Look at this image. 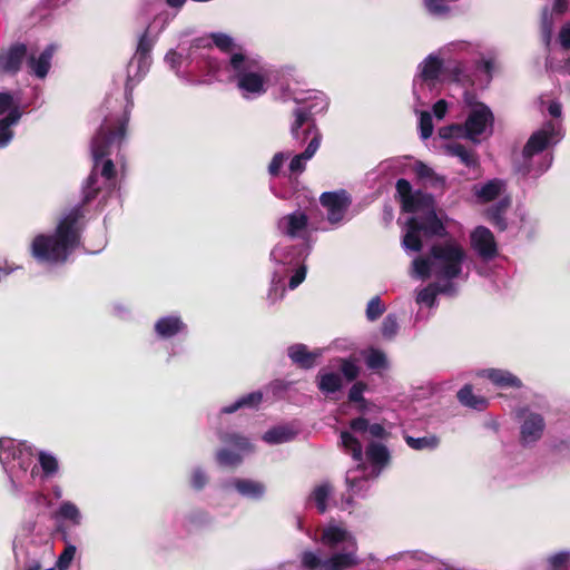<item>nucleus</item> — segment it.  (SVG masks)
<instances>
[{
    "label": "nucleus",
    "mask_w": 570,
    "mask_h": 570,
    "mask_svg": "<svg viewBox=\"0 0 570 570\" xmlns=\"http://www.w3.org/2000/svg\"><path fill=\"white\" fill-rule=\"evenodd\" d=\"M395 188L400 198L401 207L411 206V198L414 194L411 183L405 178H400L396 180Z\"/></svg>",
    "instance_id": "39"
},
{
    "label": "nucleus",
    "mask_w": 570,
    "mask_h": 570,
    "mask_svg": "<svg viewBox=\"0 0 570 570\" xmlns=\"http://www.w3.org/2000/svg\"><path fill=\"white\" fill-rule=\"evenodd\" d=\"M57 532L61 534V539L66 543L63 551L58 558L57 567L60 570H66L69 568L76 554V546L71 544V541H76V539L71 538L69 527L62 523L57 525Z\"/></svg>",
    "instance_id": "18"
},
{
    "label": "nucleus",
    "mask_w": 570,
    "mask_h": 570,
    "mask_svg": "<svg viewBox=\"0 0 570 570\" xmlns=\"http://www.w3.org/2000/svg\"><path fill=\"white\" fill-rule=\"evenodd\" d=\"M502 181L492 179L475 190V196L481 203H490L494 200L501 193Z\"/></svg>",
    "instance_id": "32"
},
{
    "label": "nucleus",
    "mask_w": 570,
    "mask_h": 570,
    "mask_svg": "<svg viewBox=\"0 0 570 570\" xmlns=\"http://www.w3.org/2000/svg\"><path fill=\"white\" fill-rule=\"evenodd\" d=\"M13 105V97L9 92H0V115L9 110Z\"/></svg>",
    "instance_id": "64"
},
{
    "label": "nucleus",
    "mask_w": 570,
    "mask_h": 570,
    "mask_svg": "<svg viewBox=\"0 0 570 570\" xmlns=\"http://www.w3.org/2000/svg\"><path fill=\"white\" fill-rule=\"evenodd\" d=\"M242 460L240 454L228 449H220L216 453V461L220 466H236L240 464Z\"/></svg>",
    "instance_id": "41"
},
{
    "label": "nucleus",
    "mask_w": 570,
    "mask_h": 570,
    "mask_svg": "<svg viewBox=\"0 0 570 570\" xmlns=\"http://www.w3.org/2000/svg\"><path fill=\"white\" fill-rule=\"evenodd\" d=\"M527 412L528 409L525 407L517 411L518 417H524L520 428V441L523 445L534 443L540 440L546 428L544 419L541 414L529 413L525 415Z\"/></svg>",
    "instance_id": "8"
},
{
    "label": "nucleus",
    "mask_w": 570,
    "mask_h": 570,
    "mask_svg": "<svg viewBox=\"0 0 570 570\" xmlns=\"http://www.w3.org/2000/svg\"><path fill=\"white\" fill-rule=\"evenodd\" d=\"M365 362L367 367L371 370L383 368L386 366V356L382 351L372 348L367 354Z\"/></svg>",
    "instance_id": "51"
},
{
    "label": "nucleus",
    "mask_w": 570,
    "mask_h": 570,
    "mask_svg": "<svg viewBox=\"0 0 570 570\" xmlns=\"http://www.w3.org/2000/svg\"><path fill=\"white\" fill-rule=\"evenodd\" d=\"M426 9L433 14H445L450 11L444 0H424Z\"/></svg>",
    "instance_id": "56"
},
{
    "label": "nucleus",
    "mask_w": 570,
    "mask_h": 570,
    "mask_svg": "<svg viewBox=\"0 0 570 570\" xmlns=\"http://www.w3.org/2000/svg\"><path fill=\"white\" fill-rule=\"evenodd\" d=\"M365 454L372 465L381 469L386 466L391 460L389 449L384 444L377 442L368 443Z\"/></svg>",
    "instance_id": "24"
},
{
    "label": "nucleus",
    "mask_w": 570,
    "mask_h": 570,
    "mask_svg": "<svg viewBox=\"0 0 570 570\" xmlns=\"http://www.w3.org/2000/svg\"><path fill=\"white\" fill-rule=\"evenodd\" d=\"M185 327L186 325L181 318L173 315L161 317L155 323V332L161 338L173 337L184 331Z\"/></svg>",
    "instance_id": "20"
},
{
    "label": "nucleus",
    "mask_w": 570,
    "mask_h": 570,
    "mask_svg": "<svg viewBox=\"0 0 570 570\" xmlns=\"http://www.w3.org/2000/svg\"><path fill=\"white\" fill-rule=\"evenodd\" d=\"M438 291L433 289L431 286L423 288L416 297L417 303H423L428 306H433L435 303Z\"/></svg>",
    "instance_id": "57"
},
{
    "label": "nucleus",
    "mask_w": 570,
    "mask_h": 570,
    "mask_svg": "<svg viewBox=\"0 0 570 570\" xmlns=\"http://www.w3.org/2000/svg\"><path fill=\"white\" fill-rule=\"evenodd\" d=\"M39 463L46 476L53 475L59 469L57 459L46 452L39 453Z\"/></svg>",
    "instance_id": "46"
},
{
    "label": "nucleus",
    "mask_w": 570,
    "mask_h": 570,
    "mask_svg": "<svg viewBox=\"0 0 570 570\" xmlns=\"http://www.w3.org/2000/svg\"><path fill=\"white\" fill-rule=\"evenodd\" d=\"M56 519L68 520L72 525H79L81 522V514L78 507L70 502H62L55 514Z\"/></svg>",
    "instance_id": "34"
},
{
    "label": "nucleus",
    "mask_w": 570,
    "mask_h": 570,
    "mask_svg": "<svg viewBox=\"0 0 570 570\" xmlns=\"http://www.w3.org/2000/svg\"><path fill=\"white\" fill-rule=\"evenodd\" d=\"M301 563L302 567L307 570H323L324 560H322L315 552L307 550L301 554Z\"/></svg>",
    "instance_id": "48"
},
{
    "label": "nucleus",
    "mask_w": 570,
    "mask_h": 570,
    "mask_svg": "<svg viewBox=\"0 0 570 570\" xmlns=\"http://www.w3.org/2000/svg\"><path fill=\"white\" fill-rule=\"evenodd\" d=\"M471 243L479 256L485 261L498 255L494 235L488 227L478 226L471 234Z\"/></svg>",
    "instance_id": "11"
},
{
    "label": "nucleus",
    "mask_w": 570,
    "mask_h": 570,
    "mask_svg": "<svg viewBox=\"0 0 570 570\" xmlns=\"http://www.w3.org/2000/svg\"><path fill=\"white\" fill-rule=\"evenodd\" d=\"M446 111L448 102L444 99H440L433 105V115L436 119H443Z\"/></svg>",
    "instance_id": "63"
},
{
    "label": "nucleus",
    "mask_w": 570,
    "mask_h": 570,
    "mask_svg": "<svg viewBox=\"0 0 570 570\" xmlns=\"http://www.w3.org/2000/svg\"><path fill=\"white\" fill-rule=\"evenodd\" d=\"M229 67L234 72L233 79L243 98L254 99L267 92L268 78L259 71L250 70L249 59L242 52L230 56Z\"/></svg>",
    "instance_id": "4"
},
{
    "label": "nucleus",
    "mask_w": 570,
    "mask_h": 570,
    "mask_svg": "<svg viewBox=\"0 0 570 570\" xmlns=\"http://www.w3.org/2000/svg\"><path fill=\"white\" fill-rule=\"evenodd\" d=\"M284 160L285 155L283 153L275 154L272 158V161L269 163L268 173L274 177L277 176L281 171Z\"/></svg>",
    "instance_id": "59"
},
{
    "label": "nucleus",
    "mask_w": 570,
    "mask_h": 570,
    "mask_svg": "<svg viewBox=\"0 0 570 570\" xmlns=\"http://www.w3.org/2000/svg\"><path fill=\"white\" fill-rule=\"evenodd\" d=\"M440 75H443V61L434 55H429L423 61L421 78L424 81H433L436 80Z\"/></svg>",
    "instance_id": "27"
},
{
    "label": "nucleus",
    "mask_w": 570,
    "mask_h": 570,
    "mask_svg": "<svg viewBox=\"0 0 570 570\" xmlns=\"http://www.w3.org/2000/svg\"><path fill=\"white\" fill-rule=\"evenodd\" d=\"M405 228L402 245L405 249L412 252H420L422 249L423 243L421 235L426 238H443L448 235L446 227L436 215L435 209L411 216L406 220Z\"/></svg>",
    "instance_id": "3"
},
{
    "label": "nucleus",
    "mask_w": 570,
    "mask_h": 570,
    "mask_svg": "<svg viewBox=\"0 0 570 570\" xmlns=\"http://www.w3.org/2000/svg\"><path fill=\"white\" fill-rule=\"evenodd\" d=\"M210 39L213 40V43L225 53H230L235 49L236 45L234 42V39L223 32H213L210 33Z\"/></svg>",
    "instance_id": "42"
},
{
    "label": "nucleus",
    "mask_w": 570,
    "mask_h": 570,
    "mask_svg": "<svg viewBox=\"0 0 570 570\" xmlns=\"http://www.w3.org/2000/svg\"><path fill=\"white\" fill-rule=\"evenodd\" d=\"M456 396L462 405L473 410L483 411L489 405V401L484 396L475 395L469 384L459 390Z\"/></svg>",
    "instance_id": "25"
},
{
    "label": "nucleus",
    "mask_w": 570,
    "mask_h": 570,
    "mask_svg": "<svg viewBox=\"0 0 570 570\" xmlns=\"http://www.w3.org/2000/svg\"><path fill=\"white\" fill-rule=\"evenodd\" d=\"M287 354L299 368L311 370L315 366L316 360L321 357L322 351L320 348L309 351L305 344L297 343L288 347Z\"/></svg>",
    "instance_id": "13"
},
{
    "label": "nucleus",
    "mask_w": 570,
    "mask_h": 570,
    "mask_svg": "<svg viewBox=\"0 0 570 570\" xmlns=\"http://www.w3.org/2000/svg\"><path fill=\"white\" fill-rule=\"evenodd\" d=\"M289 433L283 428H274L268 430L263 439L268 443H281L287 441Z\"/></svg>",
    "instance_id": "54"
},
{
    "label": "nucleus",
    "mask_w": 570,
    "mask_h": 570,
    "mask_svg": "<svg viewBox=\"0 0 570 570\" xmlns=\"http://www.w3.org/2000/svg\"><path fill=\"white\" fill-rule=\"evenodd\" d=\"M443 76L454 82H460L464 77V66L461 61H448L443 63Z\"/></svg>",
    "instance_id": "40"
},
{
    "label": "nucleus",
    "mask_w": 570,
    "mask_h": 570,
    "mask_svg": "<svg viewBox=\"0 0 570 570\" xmlns=\"http://www.w3.org/2000/svg\"><path fill=\"white\" fill-rule=\"evenodd\" d=\"M149 29L150 26L148 24L142 35L139 37L136 50V57L139 59V61L145 60L153 49V41L149 39Z\"/></svg>",
    "instance_id": "44"
},
{
    "label": "nucleus",
    "mask_w": 570,
    "mask_h": 570,
    "mask_svg": "<svg viewBox=\"0 0 570 570\" xmlns=\"http://www.w3.org/2000/svg\"><path fill=\"white\" fill-rule=\"evenodd\" d=\"M434 272L445 279H453L462 273L465 252L455 240H446L430 248Z\"/></svg>",
    "instance_id": "5"
},
{
    "label": "nucleus",
    "mask_w": 570,
    "mask_h": 570,
    "mask_svg": "<svg viewBox=\"0 0 570 570\" xmlns=\"http://www.w3.org/2000/svg\"><path fill=\"white\" fill-rule=\"evenodd\" d=\"M556 136L554 125L549 121L543 128L534 131L522 149V161L514 164V170L528 176L531 173V159L534 155L544 151Z\"/></svg>",
    "instance_id": "6"
},
{
    "label": "nucleus",
    "mask_w": 570,
    "mask_h": 570,
    "mask_svg": "<svg viewBox=\"0 0 570 570\" xmlns=\"http://www.w3.org/2000/svg\"><path fill=\"white\" fill-rule=\"evenodd\" d=\"M357 544L353 540V548L347 552H340L332 554L328 559L324 560L323 570H347L360 563L356 556Z\"/></svg>",
    "instance_id": "15"
},
{
    "label": "nucleus",
    "mask_w": 570,
    "mask_h": 570,
    "mask_svg": "<svg viewBox=\"0 0 570 570\" xmlns=\"http://www.w3.org/2000/svg\"><path fill=\"white\" fill-rule=\"evenodd\" d=\"M263 401V393L259 391L252 392L239 397L236 402L223 409V413L232 414L240 409H256Z\"/></svg>",
    "instance_id": "29"
},
{
    "label": "nucleus",
    "mask_w": 570,
    "mask_h": 570,
    "mask_svg": "<svg viewBox=\"0 0 570 570\" xmlns=\"http://www.w3.org/2000/svg\"><path fill=\"white\" fill-rule=\"evenodd\" d=\"M294 122L291 126V134L294 139L305 141L309 135L312 138L306 149L296 155L289 163L291 173H303L305 170V160L311 159L320 148L322 134L316 127L312 111L305 107L293 110Z\"/></svg>",
    "instance_id": "2"
},
{
    "label": "nucleus",
    "mask_w": 570,
    "mask_h": 570,
    "mask_svg": "<svg viewBox=\"0 0 570 570\" xmlns=\"http://www.w3.org/2000/svg\"><path fill=\"white\" fill-rule=\"evenodd\" d=\"M338 362L340 370L348 382H352L357 379V376L360 375V367L355 364L354 361L350 358H340Z\"/></svg>",
    "instance_id": "50"
},
{
    "label": "nucleus",
    "mask_w": 570,
    "mask_h": 570,
    "mask_svg": "<svg viewBox=\"0 0 570 570\" xmlns=\"http://www.w3.org/2000/svg\"><path fill=\"white\" fill-rule=\"evenodd\" d=\"M306 277V267L304 265L299 266L295 273L292 275L288 282V287L291 289H295L298 285H301Z\"/></svg>",
    "instance_id": "60"
},
{
    "label": "nucleus",
    "mask_w": 570,
    "mask_h": 570,
    "mask_svg": "<svg viewBox=\"0 0 570 570\" xmlns=\"http://www.w3.org/2000/svg\"><path fill=\"white\" fill-rule=\"evenodd\" d=\"M405 442L411 449L416 451H421L424 449L434 450L439 446L440 439L436 435H425L422 438L406 435Z\"/></svg>",
    "instance_id": "35"
},
{
    "label": "nucleus",
    "mask_w": 570,
    "mask_h": 570,
    "mask_svg": "<svg viewBox=\"0 0 570 570\" xmlns=\"http://www.w3.org/2000/svg\"><path fill=\"white\" fill-rule=\"evenodd\" d=\"M208 482V478L206 473L202 469H195L190 476V484L191 487L199 491L205 488V485Z\"/></svg>",
    "instance_id": "55"
},
{
    "label": "nucleus",
    "mask_w": 570,
    "mask_h": 570,
    "mask_svg": "<svg viewBox=\"0 0 570 570\" xmlns=\"http://www.w3.org/2000/svg\"><path fill=\"white\" fill-rule=\"evenodd\" d=\"M27 449L24 443L17 444L12 439H0V461L2 464H10L19 460V466L26 471L29 463L23 462L21 458Z\"/></svg>",
    "instance_id": "14"
},
{
    "label": "nucleus",
    "mask_w": 570,
    "mask_h": 570,
    "mask_svg": "<svg viewBox=\"0 0 570 570\" xmlns=\"http://www.w3.org/2000/svg\"><path fill=\"white\" fill-rule=\"evenodd\" d=\"M343 386L342 379L340 374L330 372V373H318L317 374V387L321 392L326 394H333L341 391Z\"/></svg>",
    "instance_id": "30"
},
{
    "label": "nucleus",
    "mask_w": 570,
    "mask_h": 570,
    "mask_svg": "<svg viewBox=\"0 0 570 570\" xmlns=\"http://www.w3.org/2000/svg\"><path fill=\"white\" fill-rule=\"evenodd\" d=\"M414 171L419 179L428 180L433 187H443L445 185V179L422 161L415 164Z\"/></svg>",
    "instance_id": "33"
},
{
    "label": "nucleus",
    "mask_w": 570,
    "mask_h": 570,
    "mask_svg": "<svg viewBox=\"0 0 570 570\" xmlns=\"http://www.w3.org/2000/svg\"><path fill=\"white\" fill-rule=\"evenodd\" d=\"M28 48L22 42L11 45L7 50L0 51V73L17 75L27 58Z\"/></svg>",
    "instance_id": "10"
},
{
    "label": "nucleus",
    "mask_w": 570,
    "mask_h": 570,
    "mask_svg": "<svg viewBox=\"0 0 570 570\" xmlns=\"http://www.w3.org/2000/svg\"><path fill=\"white\" fill-rule=\"evenodd\" d=\"M385 312V306L382 304V301L379 296H374L370 299L366 306V317L368 321L373 322L380 318Z\"/></svg>",
    "instance_id": "49"
},
{
    "label": "nucleus",
    "mask_w": 570,
    "mask_h": 570,
    "mask_svg": "<svg viewBox=\"0 0 570 570\" xmlns=\"http://www.w3.org/2000/svg\"><path fill=\"white\" fill-rule=\"evenodd\" d=\"M558 39L563 50H570V22H566L561 27Z\"/></svg>",
    "instance_id": "61"
},
{
    "label": "nucleus",
    "mask_w": 570,
    "mask_h": 570,
    "mask_svg": "<svg viewBox=\"0 0 570 570\" xmlns=\"http://www.w3.org/2000/svg\"><path fill=\"white\" fill-rule=\"evenodd\" d=\"M413 268L420 278L428 279L431 276V271L434 269L431 254L429 257H416L413 261Z\"/></svg>",
    "instance_id": "38"
},
{
    "label": "nucleus",
    "mask_w": 570,
    "mask_h": 570,
    "mask_svg": "<svg viewBox=\"0 0 570 570\" xmlns=\"http://www.w3.org/2000/svg\"><path fill=\"white\" fill-rule=\"evenodd\" d=\"M420 134L422 139H428L433 134V120L429 111H422L420 116Z\"/></svg>",
    "instance_id": "53"
},
{
    "label": "nucleus",
    "mask_w": 570,
    "mask_h": 570,
    "mask_svg": "<svg viewBox=\"0 0 570 570\" xmlns=\"http://www.w3.org/2000/svg\"><path fill=\"white\" fill-rule=\"evenodd\" d=\"M286 222V234L291 237H297L306 229L308 224V217L302 212H294L284 217Z\"/></svg>",
    "instance_id": "28"
},
{
    "label": "nucleus",
    "mask_w": 570,
    "mask_h": 570,
    "mask_svg": "<svg viewBox=\"0 0 570 570\" xmlns=\"http://www.w3.org/2000/svg\"><path fill=\"white\" fill-rule=\"evenodd\" d=\"M410 205L411 206H403L402 210L404 213L411 214H424L435 209V199L431 194L424 193L422 190H416L412 195Z\"/></svg>",
    "instance_id": "21"
},
{
    "label": "nucleus",
    "mask_w": 570,
    "mask_h": 570,
    "mask_svg": "<svg viewBox=\"0 0 570 570\" xmlns=\"http://www.w3.org/2000/svg\"><path fill=\"white\" fill-rule=\"evenodd\" d=\"M494 117L491 109L480 102L473 108L466 117L463 127V137L473 141L479 142V136H481L488 126L492 127Z\"/></svg>",
    "instance_id": "7"
},
{
    "label": "nucleus",
    "mask_w": 570,
    "mask_h": 570,
    "mask_svg": "<svg viewBox=\"0 0 570 570\" xmlns=\"http://www.w3.org/2000/svg\"><path fill=\"white\" fill-rule=\"evenodd\" d=\"M55 51V45H48L39 57H36L33 53L27 55L26 60L29 73L35 75L39 79L46 78L50 70Z\"/></svg>",
    "instance_id": "12"
},
{
    "label": "nucleus",
    "mask_w": 570,
    "mask_h": 570,
    "mask_svg": "<svg viewBox=\"0 0 570 570\" xmlns=\"http://www.w3.org/2000/svg\"><path fill=\"white\" fill-rule=\"evenodd\" d=\"M233 485L243 497L255 500L263 498L266 491L264 483L250 479H235Z\"/></svg>",
    "instance_id": "23"
},
{
    "label": "nucleus",
    "mask_w": 570,
    "mask_h": 570,
    "mask_svg": "<svg viewBox=\"0 0 570 570\" xmlns=\"http://www.w3.org/2000/svg\"><path fill=\"white\" fill-rule=\"evenodd\" d=\"M129 110L127 108L108 114L91 138L90 150L94 167L83 186L82 204L73 207L58 223L51 235H37L30 247L32 257L40 263L63 264L70 254L80 245L81 219L85 214L82 206L97 198L101 188L98 186L99 161L120 150L127 135L129 124Z\"/></svg>",
    "instance_id": "1"
},
{
    "label": "nucleus",
    "mask_w": 570,
    "mask_h": 570,
    "mask_svg": "<svg viewBox=\"0 0 570 570\" xmlns=\"http://www.w3.org/2000/svg\"><path fill=\"white\" fill-rule=\"evenodd\" d=\"M350 429L356 433L368 432L374 439L385 440L390 433L380 423L370 424V421L363 416L355 417L350 421Z\"/></svg>",
    "instance_id": "19"
},
{
    "label": "nucleus",
    "mask_w": 570,
    "mask_h": 570,
    "mask_svg": "<svg viewBox=\"0 0 570 570\" xmlns=\"http://www.w3.org/2000/svg\"><path fill=\"white\" fill-rule=\"evenodd\" d=\"M353 540H355L345 529L336 525H330L322 531L321 542L330 548L335 549L340 543L348 542L353 548Z\"/></svg>",
    "instance_id": "17"
},
{
    "label": "nucleus",
    "mask_w": 570,
    "mask_h": 570,
    "mask_svg": "<svg viewBox=\"0 0 570 570\" xmlns=\"http://www.w3.org/2000/svg\"><path fill=\"white\" fill-rule=\"evenodd\" d=\"M439 135L443 139H450L453 136L463 137V127L459 124H453L440 129Z\"/></svg>",
    "instance_id": "58"
},
{
    "label": "nucleus",
    "mask_w": 570,
    "mask_h": 570,
    "mask_svg": "<svg viewBox=\"0 0 570 570\" xmlns=\"http://www.w3.org/2000/svg\"><path fill=\"white\" fill-rule=\"evenodd\" d=\"M341 444L355 462L363 461V448L357 438L348 431L341 432Z\"/></svg>",
    "instance_id": "31"
},
{
    "label": "nucleus",
    "mask_w": 570,
    "mask_h": 570,
    "mask_svg": "<svg viewBox=\"0 0 570 570\" xmlns=\"http://www.w3.org/2000/svg\"><path fill=\"white\" fill-rule=\"evenodd\" d=\"M220 441L242 451H246L252 448L248 439L238 433H224L220 435Z\"/></svg>",
    "instance_id": "43"
},
{
    "label": "nucleus",
    "mask_w": 570,
    "mask_h": 570,
    "mask_svg": "<svg viewBox=\"0 0 570 570\" xmlns=\"http://www.w3.org/2000/svg\"><path fill=\"white\" fill-rule=\"evenodd\" d=\"M110 155L104 157L99 161L98 166V176L100 175L108 183H114L117 176L116 166L114 161L109 158Z\"/></svg>",
    "instance_id": "45"
},
{
    "label": "nucleus",
    "mask_w": 570,
    "mask_h": 570,
    "mask_svg": "<svg viewBox=\"0 0 570 570\" xmlns=\"http://www.w3.org/2000/svg\"><path fill=\"white\" fill-rule=\"evenodd\" d=\"M367 389V384L362 381H357L352 385L348 391V401L353 403H362V410L364 409L365 399L363 396L364 391Z\"/></svg>",
    "instance_id": "52"
},
{
    "label": "nucleus",
    "mask_w": 570,
    "mask_h": 570,
    "mask_svg": "<svg viewBox=\"0 0 570 570\" xmlns=\"http://www.w3.org/2000/svg\"><path fill=\"white\" fill-rule=\"evenodd\" d=\"M445 148L450 156L458 157L466 167L478 166L479 161L475 151L468 149L464 145L460 142H451L448 144Z\"/></svg>",
    "instance_id": "26"
},
{
    "label": "nucleus",
    "mask_w": 570,
    "mask_h": 570,
    "mask_svg": "<svg viewBox=\"0 0 570 570\" xmlns=\"http://www.w3.org/2000/svg\"><path fill=\"white\" fill-rule=\"evenodd\" d=\"M548 570L570 569V551H560L547 558Z\"/></svg>",
    "instance_id": "37"
},
{
    "label": "nucleus",
    "mask_w": 570,
    "mask_h": 570,
    "mask_svg": "<svg viewBox=\"0 0 570 570\" xmlns=\"http://www.w3.org/2000/svg\"><path fill=\"white\" fill-rule=\"evenodd\" d=\"M331 493L332 487L328 483L317 485L312 493V499L315 501L317 511L321 514L327 511V499Z\"/></svg>",
    "instance_id": "36"
},
{
    "label": "nucleus",
    "mask_w": 570,
    "mask_h": 570,
    "mask_svg": "<svg viewBox=\"0 0 570 570\" xmlns=\"http://www.w3.org/2000/svg\"><path fill=\"white\" fill-rule=\"evenodd\" d=\"M20 118L21 112L17 107H14L9 109L8 115L4 118L0 119V122L8 127H11L12 125H16Z\"/></svg>",
    "instance_id": "62"
},
{
    "label": "nucleus",
    "mask_w": 570,
    "mask_h": 570,
    "mask_svg": "<svg viewBox=\"0 0 570 570\" xmlns=\"http://www.w3.org/2000/svg\"><path fill=\"white\" fill-rule=\"evenodd\" d=\"M482 375L489 379L495 386L499 387H522L521 380L507 370L488 368L482 372Z\"/></svg>",
    "instance_id": "16"
},
{
    "label": "nucleus",
    "mask_w": 570,
    "mask_h": 570,
    "mask_svg": "<svg viewBox=\"0 0 570 570\" xmlns=\"http://www.w3.org/2000/svg\"><path fill=\"white\" fill-rule=\"evenodd\" d=\"M320 202L327 209V219L331 224L340 223L351 205V199L345 190L325 191L321 195Z\"/></svg>",
    "instance_id": "9"
},
{
    "label": "nucleus",
    "mask_w": 570,
    "mask_h": 570,
    "mask_svg": "<svg viewBox=\"0 0 570 570\" xmlns=\"http://www.w3.org/2000/svg\"><path fill=\"white\" fill-rule=\"evenodd\" d=\"M510 205V198L504 197L487 210V217L489 222L500 232L505 230L508 227L505 213Z\"/></svg>",
    "instance_id": "22"
},
{
    "label": "nucleus",
    "mask_w": 570,
    "mask_h": 570,
    "mask_svg": "<svg viewBox=\"0 0 570 570\" xmlns=\"http://www.w3.org/2000/svg\"><path fill=\"white\" fill-rule=\"evenodd\" d=\"M399 323L394 314H389L382 322L381 333L384 338L392 340L397 334Z\"/></svg>",
    "instance_id": "47"
}]
</instances>
